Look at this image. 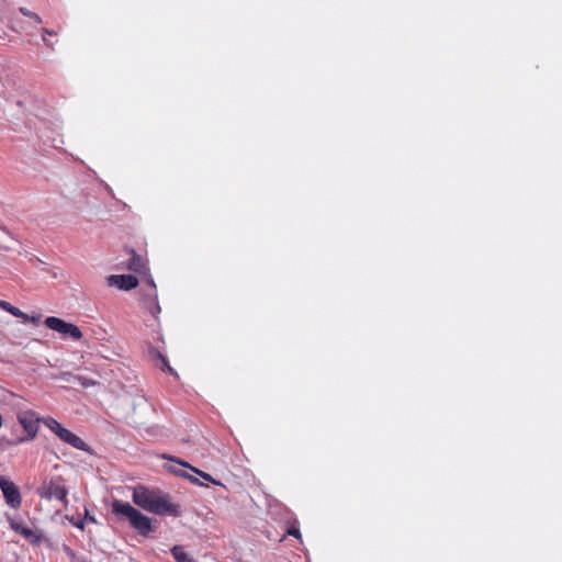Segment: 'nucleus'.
Listing matches in <instances>:
<instances>
[{"instance_id":"1","label":"nucleus","mask_w":562,"mask_h":562,"mask_svg":"<svg viewBox=\"0 0 562 562\" xmlns=\"http://www.w3.org/2000/svg\"><path fill=\"white\" fill-rule=\"evenodd\" d=\"M132 499L135 505L155 515L178 517L182 513L181 506L169 494L144 485L133 488Z\"/></svg>"},{"instance_id":"2","label":"nucleus","mask_w":562,"mask_h":562,"mask_svg":"<svg viewBox=\"0 0 562 562\" xmlns=\"http://www.w3.org/2000/svg\"><path fill=\"white\" fill-rule=\"evenodd\" d=\"M112 512L120 519L127 520L132 527H151L149 518L134 508L130 503L114 501L112 503Z\"/></svg>"},{"instance_id":"3","label":"nucleus","mask_w":562,"mask_h":562,"mask_svg":"<svg viewBox=\"0 0 562 562\" xmlns=\"http://www.w3.org/2000/svg\"><path fill=\"white\" fill-rule=\"evenodd\" d=\"M16 418L26 432V436L20 438L18 442H24L34 439L37 436L38 425L42 423L43 418H40L35 412L30 409L20 411L16 415Z\"/></svg>"},{"instance_id":"4","label":"nucleus","mask_w":562,"mask_h":562,"mask_svg":"<svg viewBox=\"0 0 562 562\" xmlns=\"http://www.w3.org/2000/svg\"><path fill=\"white\" fill-rule=\"evenodd\" d=\"M44 323L47 328L57 331L64 335L65 337H70L74 340H79L82 337V333L78 326L71 323H67L61 318L49 316L46 317Z\"/></svg>"},{"instance_id":"5","label":"nucleus","mask_w":562,"mask_h":562,"mask_svg":"<svg viewBox=\"0 0 562 562\" xmlns=\"http://www.w3.org/2000/svg\"><path fill=\"white\" fill-rule=\"evenodd\" d=\"M67 488L65 481L60 476L50 479L43 485V496L49 499H57L67 503Z\"/></svg>"},{"instance_id":"6","label":"nucleus","mask_w":562,"mask_h":562,"mask_svg":"<svg viewBox=\"0 0 562 562\" xmlns=\"http://www.w3.org/2000/svg\"><path fill=\"white\" fill-rule=\"evenodd\" d=\"M0 488L8 505L14 509L21 506V494L14 482L0 476Z\"/></svg>"},{"instance_id":"7","label":"nucleus","mask_w":562,"mask_h":562,"mask_svg":"<svg viewBox=\"0 0 562 562\" xmlns=\"http://www.w3.org/2000/svg\"><path fill=\"white\" fill-rule=\"evenodd\" d=\"M108 284L110 286H116L121 290H132L138 285L136 277L131 274H112L108 277Z\"/></svg>"},{"instance_id":"8","label":"nucleus","mask_w":562,"mask_h":562,"mask_svg":"<svg viewBox=\"0 0 562 562\" xmlns=\"http://www.w3.org/2000/svg\"><path fill=\"white\" fill-rule=\"evenodd\" d=\"M150 284V292L146 294L143 299V303L145 308L157 319L158 315L161 312V308L157 301V291L156 285L153 280L149 282Z\"/></svg>"},{"instance_id":"9","label":"nucleus","mask_w":562,"mask_h":562,"mask_svg":"<svg viewBox=\"0 0 562 562\" xmlns=\"http://www.w3.org/2000/svg\"><path fill=\"white\" fill-rule=\"evenodd\" d=\"M61 441L70 445L72 448L78 450L87 451L88 445L76 434L71 432L69 429L65 428L58 436Z\"/></svg>"},{"instance_id":"10","label":"nucleus","mask_w":562,"mask_h":562,"mask_svg":"<svg viewBox=\"0 0 562 562\" xmlns=\"http://www.w3.org/2000/svg\"><path fill=\"white\" fill-rule=\"evenodd\" d=\"M19 532L27 542L32 544H38L44 540L42 529H14Z\"/></svg>"},{"instance_id":"11","label":"nucleus","mask_w":562,"mask_h":562,"mask_svg":"<svg viewBox=\"0 0 562 562\" xmlns=\"http://www.w3.org/2000/svg\"><path fill=\"white\" fill-rule=\"evenodd\" d=\"M127 268L136 273H142L146 270V262L143 259V257H140L134 250H132Z\"/></svg>"},{"instance_id":"12","label":"nucleus","mask_w":562,"mask_h":562,"mask_svg":"<svg viewBox=\"0 0 562 562\" xmlns=\"http://www.w3.org/2000/svg\"><path fill=\"white\" fill-rule=\"evenodd\" d=\"M0 308H2L3 311L10 313L11 315L15 316V317H19V318H22L24 319V322H27L30 321V317L29 315H26L25 313H23L21 310H19L18 307L11 305L9 302L7 301H2L0 300Z\"/></svg>"},{"instance_id":"13","label":"nucleus","mask_w":562,"mask_h":562,"mask_svg":"<svg viewBox=\"0 0 562 562\" xmlns=\"http://www.w3.org/2000/svg\"><path fill=\"white\" fill-rule=\"evenodd\" d=\"M171 554L177 562H196L189 554H187L181 546H175L171 549Z\"/></svg>"},{"instance_id":"14","label":"nucleus","mask_w":562,"mask_h":562,"mask_svg":"<svg viewBox=\"0 0 562 562\" xmlns=\"http://www.w3.org/2000/svg\"><path fill=\"white\" fill-rule=\"evenodd\" d=\"M301 529H286V532L282 533L280 537L279 535H277V537H272V533L269 531V530H266L267 531V538L270 539V540H276V541H283L285 539L286 536H291V537H294L296 538L297 540H301V532H300Z\"/></svg>"},{"instance_id":"15","label":"nucleus","mask_w":562,"mask_h":562,"mask_svg":"<svg viewBox=\"0 0 562 562\" xmlns=\"http://www.w3.org/2000/svg\"><path fill=\"white\" fill-rule=\"evenodd\" d=\"M42 423L52 430L56 436H58L65 427H63L55 418L53 417H46L43 418Z\"/></svg>"},{"instance_id":"16","label":"nucleus","mask_w":562,"mask_h":562,"mask_svg":"<svg viewBox=\"0 0 562 562\" xmlns=\"http://www.w3.org/2000/svg\"><path fill=\"white\" fill-rule=\"evenodd\" d=\"M65 376L71 378L72 381H77L83 387L92 386V385L95 384V381H93L92 379H88L86 376H82V375H71L70 373H65L64 378Z\"/></svg>"},{"instance_id":"17","label":"nucleus","mask_w":562,"mask_h":562,"mask_svg":"<svg viewBox=\"0 0 562 562\" xmlns=\"http://www.w3.org/2000/svg\"><path fill=\"white\" fill-rule=\"evenodd\" d=\"M19 11H20L23 15H25V16H27V18H30V19H32V20L34 21V23H36V24H41V23H42V19H41V16H40L37 13H34V12L30 11L29 9L23 8V7H21V8L19 9Z\"/></svg>"},{"instance_id":"18","label":"nucleus","mask_w":562,"mask_h":562,"mask_svg":"<svg viewBox=\"0 0 562 562\" xmlns=\"http://www.w3.org/2000/svg\"><path fill=\"white\" fill-rule=\"evenodd\" d=\"M158 358L159 360L161 361V367L160 369L162 371H168L170 374H175L177 375V373L173 371V369L170 367L167 358L165 356H162L161 353L158 355Z\"/></svg>"},{"instance_id":"19","label":"nucleus","mask_w":562,"mask_h":562,"mask_svg":"<svg viewBox=\"0 0 562 562\" xmlns=\"http://www.w3.org/2000/svg\"><path fill=\"white\" fill-rule=\"evenodd\" d=\"M196 473H199L204 480H207V481H211L212 483L214 484H220L218 482H216L215 480L212 479V476L207 473H204V472H201L199 470H195L193 469Z\"/></svg>"},{"instance_id":"20","label":"nucleus","mask_w":562,"mask_h":562,"mask_svg":"<svg viewBox=\"0 0 562 562\" xmlns=\"http://www.w3.org/2000/svg\"><path fill=\"white\" fill-rule=\"evenodd\" d=\"M64 550L67 553V555H69L70 560L72 562H76V554H75V552L69 547H67V546H64Z\"/></svg>"},{"instance_id":"21","label":"nucleus","mask_w":562,"mask_h":562,"mask_svg":"<svg viewBox=\"0 0 562 562\" xmlns=\"http://www.w3.org/2000/svg\"><path fill=\"white\" fill-rule=\"evenodd\" d=\"M140 531V535L144 536V537H149L151 536V533L155 531V529H149V528H146V529H139Z\"/></svg>"},{"instance_id":"22","label":"nucleus","mask_w":562,"mask_h":562,"mask_svg":"<svg viewBox=\"0 0 562 562\" xmlns=\"http://www.w3.org/2000/svg\"><path fill=\"white\" fill-rule=\"evenodd\" d=\"M43 33L44 34H47V35H50V36H56L57 33L54 32V31H50V30H47V29H43Z\"/></svg>"},{"instance_id":"23","label":"nucleus","mask_w":562,"mask_h":562,"mask_svg":"<svg viewBox=\"0 0 562 562\" xmlns=\"http://www.w3.org/2000/svg\"><path fill=\"white\" fill-rule=\"evenodd\" d=\"M43 41L47 47L53 48V45L45 37H43Z\"/></svg>"},{"instance_id":"24","label":"nucleus","mask_w":562,"mask_h":562,"mask_svg":"<svg viewBox=\"0 0 562 562\" xmlns=\"http://www.w3.org/2000/svg\"><path fill=\"white\" fill-rule=\"evenodd\" d=\"M2 426V416L0 415V427Z\"/></svg>"}]
</instances>
